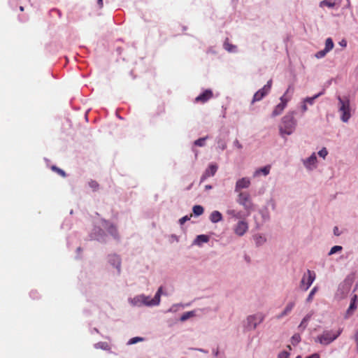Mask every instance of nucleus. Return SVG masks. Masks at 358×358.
Here are the masks:
<instances>
[{
	"mask_svg": "<svg viewBox=\"0 0 358 358\" xmlns=\"http://www.w3.org/2000/svg\"><path fill=\"white\" fill-rule=\"evenodd\" d=\"M145 299V296L144 295H140L134 297V299H131V303L134 306H140L141 305H143V303L142 302L143 300Z\"/></svg>",
	"mask_w": 358,
	"mask_h": 358,
	"instance_id": "aec40b11",
	"label": "nucleus"
},
{
	"mask_svg": "<svg viewBox=\"0 0 358 358\" xmlns=\"http://www.w3.org/2000/svg\"><path fill=\"white\" fill-rule=\"evenodd\" d=\"M334 235H336L337 236L341 234L340 232H339L338 228L337 227H334Z\"/></svg>",
	"mask_w": 358,
	"mask_h": 358,
	"instance_id": "49530a36",
	"label": "nucleus"
},
{
	"mask_svg": "<svg viewBox=\"0 0 358 358\" xmlns=\"http://www.w3.org/2000/svg\"><path fill=\"white\" fill-rule=\"evenodd\" d=\"M97 3L99 5V8H101L103 6V0H97Z\"/></svg>",
	"mask_w": 358,
	"mask_h": 358,
	"instance_id": "09e8293b",
	"label": "nucleus"
},
{
	"mask_svg": "<svg viewBox=\"0 0 358 358\" xmlns=\"http://www.w3.org/2000/svg\"><path fill=\"white\" fill-rule=\"evenodd\" d=\"M320 7L327 6L329 8H333L335 6V3L329 1L327 0H323L320 3Z\"/></svg>",
	"mask_w": 358,
	"mask_h": 358,
	"instance_id": "7c9ffc66",
	"label": "nucleus"
},
{
	"mask_svg": "<svg viewBox=\"0 0 358 358\" xmlns=\"http://www.w3.org/2000/svg\"><path fill=\"white\" fill-rule=\"evenodd\" d=\"M218 147L222 150H224L227 148V144L223 141H219L218 142Z\"/></svg>",
	"mask_w": 358,
	"mask_h": 358,
	"instance_id": "a18cd8bd",
	"label": "nucleus"
},
{
	"mask_svg": "<svg viewBox=\"0 0 358 358\" xmlns=\"http://www.w3.org/2000/svg\"><path fill=\"white\" fill-rule=\"evenodd\" d=\"M250 185V180L248 178H242L241 179H239L235 186V192H241V189H245L249 187Z\"/></svg>",
	"mask_w": 358,
	"mask_h": 358,
	"instance_id": "1a4fd4ad",
	"label": "nucleus"
},
{
	"mask_svg": "<svg viewBox=\"0 0 358 358\" xmlns=\"http://www.w3.org/2000/svg\"><path fill=\"white\" fill-rule=\"evenodd\" d=\"M255 239L256 241L257 244L258 245L262 244L266 241V239L261 235H255Z\"/></svg>",
	"mask_w": 358,
	"mask_h": 358,
	"instance_id": "c9c22d12",
	"label": "nucleus"
},
{
	"mask_svg": "<svg viewBox=\"0 0 358 358\" xmlns=\"http://www.w3.org/2000/svg\"><path fill=\"white\" fill-rule=\"evenodd\" d=\"M108 231L115 238H119L117 230L115 226L110 225L108 227Z\"/></svg>",
	"mask_w": 358,
	"mask_h": 358,
	"instance_id": "a878e982",
	"label": "nucleus"
},
{
	"mask_svg": "<svg viewBox=\"0 0 358 358\" xmlns=\"http://www.w3.org/2000/svg\"><path fill=\"white\" fill-rule=\"evenodd\" d=\"M193 213L195 215L199 216L203 213V208L201 206L196 205L193 207Z\"/></svg>",
	"mask_w": 358,
	"mask_h": 358,
	"instance_id": "393cba45",
	"label": "nucleus"
},
{
	"mask_svg": "<svg viewBox=\"0 0 358 358\" xmlns=\"http://www.w3.org/2000/svg\"><path fill=\"white\" fill-rule=\"evenodd\" d=\"M227 214L236 219H240L242 217L241 212L236 211L234 209H228L227 210Z\"/></svg>",
	"mask_w": 358,
	"mask_h": 358,
	"instance_id": "412c9836",
	"label": "nucleus"
},
{
	"mask_svg": "<svg viewBox=\"0 0 358 358\" xmlns=\"http://www.w3.org/2000/svg\"><path fill=\"white\" fill-rule=\"evenodd\" d=\"M357 299V296L356 294L354 295L353 297L352 298L351 303H350V306L346 312L347 315H352V313L354 312V310L357 308V306L355 304Z\"/></svg>",
	"mask_w": 358,
	"mask_h": 358,
	"instance_id": "6ab92c4d",
	"label": "nucleus"
},
{
	"mask_svg": "<svg viewBox=\"0 0 358 358\" xmlns=\"http://www.w3.org/2000/svg\"><path fill=\"white\" fill-rule=\"evenodd\" d=\"M52 170H54V171H57V172L59 175H61L62 176H63V177H65V176H66V173H65V172H64L63 170L60 169L59 168H57V166H53L52 167Z\"/></svg>",
	"mask_w": 358,
	"mask_h": 358,
	"instance_id": "ea45409f",
	"label": "nucleus"
},
{
	"mask_svg": "<svg viewBox=\"0 0 358 358\" xmlns=\"http://www.w3.org/2000/svg\"><path fill=\"white\" fill-rule=\"evenodd\" d=\"M268 94V92L262 87L254 94L252 103L261 101Z\"/></svg>",
	"mask_w": 358,
	"mask_h": 358,
	"instance_id": "f8f14e48",
	"label": "nucleus"
},
{
	"mask_svg": "<svg viewBox=\"0 0 358 358\" xmlns=\"http://www.w3.org/2000/svg\"><path fill=\"white\" fill-rule=\"evenodd\" d=\"M210 220L212 222L217 223L222 220V215L219 211L214 210L210 214Z\"/></svg>",
	"mask_w": 358,
	"mask_h": 358,
	"instance_id": "f3484780",
	"label": "nucleus"
},
{
	"mask_svg": "<svg viewBox=\"0 0 358 358\" xmlns=\"http://www.w3.org/2000/svg\"><path fill=\"white\" fill-rule=\"evenodd\" d=\"M109 261L113 266L116 267L118 273H120L121 266V261L120 257L116 255H111L109 257Z\"/></svg>",
	"mask_w": 358,
	"mask_h": 358,
	"instance_id": "ddd939ff",
	"label": "nucleus"
},
{
	"mask_svg": "<svg viewBox=\"0 0 358 358\" xmlns=\"http://www.w3.org/2000/svg\"><path fill=\"white\" fill-rule=\"evenodd\" d=\"M295 306L294 302H289L287 304L286 307L285 308L284 310L278 315L276 316L277 319H281L283 317L291 313L292 309L294 308Z\"/></svg>",
	"mask_w": 358,
	"mask_h": 358,
	"instance_id": "9b49d317",
	"label": "nucleus"
},
{
	"mask_svg": "<svg viewBox=\"0 0 358 358\" xmlns=\"http://www.w3.org/2000/svg\"><path fill=\"white\" fill-rule=\"evenodd\" d=\"M248 224L244 221H239L236 225L234 232L238 236H243L248 230Z\"/></svg>",
	"mask_w": 358,
	"mask_h": 358,
	"instance_id": "9d476101",
	"label": "nucleus"
},
{
	"mask_svg": "<svg viewBox=\"0 0 358 358\" xmlns=\"http://www.w3.org/2000/svg\"><path fill=\"white\" fill-rule=\"evenodd\" d=\"M217 170V166L215 164H210L206 170L204 177L213 176Z\"/></svg>",
	"mask_w": 358,
	"mask_h": 358,
	"instance_id": "a211bd4d",
	"label": "nucleus"
},
{
	"mask_svg": "<svg viewBox=\"0 0 358 358\" xmlns=\"http://www.w3.org/2000/svg\"><path fill=\"white\" fill-rule=\"evenodd\" d=\"M342 331V329H338L336 331H324L321 335L317 336L316 341L322 345H329L341 335Z\"/></svg>",
	"mask_w": 358,
	"mask_h": 358,
	"instance_id": "f03ea898",
	"label": "nucleus"
},
{
	"mask_svg": "<svg viewBox=\"0 0 358 358\" xmlns=\"http://www.w3.org/2000/svg\"><path fill=\"white\" fill-rule=\"evenodd\" d=\"M270 169H271V166H269V165L266 166L264 167H262V168H260V169L256 170L255 172L254 173L253 176H254V177H257L260 174H263L264 176H267L270 172Z\"/></svg>",
	"mask_w": 358,
	"mask_h": 358,
	"instance_id": "dca6fc26",
	"label": "nucleus"
},
{
	"mask_svg": "<svg viewBox=\"0 0 358 358\" xmlns=\"http://www.w3.org/2000/svg\"><path fill=\"white\" fill-rule=\"evenodd\" d=\"M208 138V136L200 138L194 142V145L203 147L205 145V141Z\"/></svg>",
	"mask_w": 358,
	"mask_h": 358,
	"instance_id": "cd10ccee",
	"label": "nucleus"
},
{
	"mask_svg": "<svg viewBox=\"0 0 358 358\" xmlns=\"http://www.w3.org/2000/svg\"><path fill=\"white\" fill-rule=\"evenodd\" d=\"M289 356V353L287 351H282L279 353L278 357V358H288Z\"/></svg>",
	"mask_w": 358,
	"mask_h": 358,
	"instance_id": "37998d69",
	"label": "nucleus"
},
{
	"mask_svg": "<svg viewBox=\"0 0 358 358\" xmlns=\"http://www.w3.org/2000/svg\"><path fill=\"white\" fill-rule=\"evenodd\" d=\"M306 358H320V356H319V355L315 353V354L311 355L310 356H308Z\"/></svg>",
	"mask_w": 358,
	"mask_h": 358,
	"instance_id": "de8ad7c7",
	"label": "nucleus"
},
{
	"mask_svg": "<svg viewBox=\"0 0 358 358\" xmlns=\"http://www.w3.org/2000/svg\"><path fill=\"white\" fill-rule=\"evenodd\" d=\"M94 346L96 349H102L104 350H110V345L107 342H99L96 343Z\"/></svg>",
	"mask_w": 358,
	"mask_h": 358,
	"instance_id": "5701e85b",
	"label": "nucleus"
},
{
	"mask_svg": "<svg viewBox=\"0 0 358 358\" xmlns=\"http://www.w3.org/2000/svg\"><path fill=\"white\" fill-rule=\"evenodd\" d=\"M280 103H278L275 107L273 110L272 111L271 116L273 117L280 115L282 113V111L285 108L287 103L289 101L290 97H286L285 96H282L280 97Z\"/></svg>",
	"mask_w": 358,
	"mask_h": 358,
	"instance_id": "423d86ee",
	"label": "nucleus"
},
{
	"mask_svg": "<svg viewBox=\"0 0 358 358\" xmlns=\"http://www.w3.org/2000/svg\"><path fill=\"white\" fill-rule=\"evenodd\" d=\"M293 91H294L293 87L289 86V87L287 88V90H286V92H285V94L282 96H285L286 97L291 98V95H289V94H292Z\"/></svg>",
	"mask_w": 358,
	"mask_h": 358,
	"instance_id": "a19ab883",
	"label": "nucleus"
},
{
	"mask_svg": "<svg viewBox=\"0 0 358 358\" xmlns=\"http://www.w3.org/2000/svg\"><path fill=\"white\" fill-rule=\"evenodd\" d=\"M318 290V288L317 287H314L312 290L310 291V294H308V297H307V299L306 301L308 302H310L312 301L313 299V296L315 295V294L317 292Z\"/></svg>",
	"mask_w": 358,
	"mask_h": 358,
	"instance_id": "c85d7f7f",
	"label": "nucleus"
},
{
	"mask_svg": "<svg viewBox=\"0 0 358 358\" xmlns=\"http://www.w3.org/2000/svg\"><path fill=\"white\" fill-rule=\"evenodd\" d=\"M327 52H326L325 50L324 49L322 50L317 52L315 54V57L318 59L322 58V57H325V55H327Z\"/></svg>",
	"mask_w": 358,
	"mask_h": 358,
	"instance_id": "58836bf2",
	"label": "nucleus"
},
{
	"mask_svg": "<svg viewBox=\"0 0 358 358\" xmlns=\"http://www.w3.org/2000/svg\"><path fill=\"white\" fill-rule=\"evenodd\" d=\"M340 45L343 46V47H345L347 43H346V41L343 40L342 41L340 42Z\"/></svg>",
	"mask_w": 358,
	"mask_h": 358,
	"instance_id": "603ef678",
	"label": "nucleus"
},
{
	"mask_svg": "<svg viewBox=\"0 0 358 358\" xmlns=\"http://www.w3.org/2000/svg\"><path fill=\"white\" fill-rule=\"evenodd\" d=\"M287 348H288L289 350H291V347H290V345H288V346H287Z\"/></svg>",
	"mask_w": 358,
	"mask_h": 358,
	"instance_id": "13d9d810",
	"label": "nucleus"
},
{
	"mask_svg": "<svg viewBox=\"0 0 358 358\" xmlns=\"http://www.w3.org/2000/svg\"><path fill=\"white\" fill-rule=\"evenodd\" d=\"M318 155L320 157L324 159L326 157V156L328 155V151L325 148H323L322 150H320L318 152Z\"/></svg>",
	"mask_w": 358,
	"mask_h": 358,
	"instance_id": "4c0bfd02",
	"label": "nucleus"
},
{
	"mask_svg": "<svg viewBox=\"0 0 358 358\" xmlns=\"http://www.w3.org/2000/svg\"><path fill=\"white\" fill-rule=\"evenodd\" d=\"M317 162V157L315 153H313L310 157L306 159L304 162V165L308 168L311 169L312 166H315Z\"/></svg>",
	"mask_w": 358,
	"mask_h": 358,
	"instance_id": "4468645a",
	"label": "nucleus"
},
{
	"mask_svg": "<svg viewBox=\"0 0 358 358\" xmlns=\"http://www.w3.org/2000/svg\"><path fill=\"white\" fill-rule=\"evenodd\" d=\"M322 94V92H320V93L313 96V97H307L305 99V102L306 103H308L309 104H313L314 101H315V99H317V97H319Z\"/></svg>",
	"mask_w": 358,
	"mask_h": 358,
	"instance_id": "72a5a7b5",
	"label": "nucleus"
},
{
	"mask_svg": "<svg viewBox=\"0 0 358 358\" xmlns=\"http://www.w3.org/2000/svg\"><path fill=\"white\" fill-rule=\"evenodd\" d=\"M339 101V112L341 113V119L343 122H347L350 118V101L348 99H343L340 96L338 97Z\"/></svg>",
	"mask_w": 358,
	"mask_h": 358,
	"instance_id": "20e7f679",
	"label": "nucleus"
},
{
	"mask_svg": "<svg viewBox=\"0 0 358 358\" xmlns=\"http://www.w3.org/2000/svg\"><path fill=\"white\" fill-rule=\"evenodd\" d=\"M213 96V92L210 90H206L203 93L195 98V102L204 103L210 100Z\"/></svg>",
	"mask_w": 358,
	"mask_h": 358,
	"instance_id": "6e6552de",
	"label": "nucleus"
},
{
	"mask_svg": "<svg viewBox=\"0 0 358 358\" xmlns=\"http://www.w3.org/2000/svg\"><path fill=\"white\" fill-rule=\"evenodd\" d=\"M258 319L259 320V323L262 322L263 320H264V316L262 315H252V316H249L248 317V322L252 324V327L253 328H256L257 325V323L255 322V320Z\"/></svg>",
	"mask_w": 358,
	"mask_h": 358,
	"instance_id": "2eb2a0df",
	"label": "nucleus"
},
{
	"mask_svg": "<svg viewBox=\"0 0 358 358\" xmlns=\"http://www.w3.org/2000/svg\"><path fill=\"white\" fill-rule=\"evenodd\" d=\"M162 292V287H160L154 298L150 299L149 296H145V299L143 300L142 302L143 303V305L145 306H157L159 305L160 303V296Z\"/></svg>",
	"mask_w": 358,
	"mask_h": 358,
	"instance_id": "0eeeda50",
	"label": "nucleus"
},
{
	"mask_svg": "<svg viewBox=\"0 0 358 358\" xmlns=\"http://www.w3.org/2000/svg\"><path fill=\"white\" fill-rule=\"evenodd\" d=\"M302 109L303 111H306L307 110V106L306 104H304L303 106H302Z\"/></svg>",
	"mask_w": 358,
	"mask_h": 358,
	"instance_id": "864d4df0",
	"label": "nucleus"
},
{
	"mask_svg": "<svg viewBox=\"0 0 358 358\" xmlns=\"http://www.w3.org/2000/svg\"><path fill=\"white\" fill-rule=\"evenodd\" d=\"M224 47L228 52H234L236 49V46L229 43L228 41L224 42Z\"/></svg>",
	"mask_w": 358,
	"mask_h": 358,
	"instance_id": "bb28decb",
	"label": "nucleus"
},
{
	"mask_svg": "<svg viewBox=\"0 0 358 358\" xmlns=\"http://www.w3.org/2000/svg\"><path fill=\"white\" fill-rule=\"evenodd\" d=\"M20 10L21 11H23V10H24V7H23V6H20Z\"/></svg>",
	"mask_w": 358,
	"mask_h": 358,
	"instance_id": "6e6d98bb",
	"label": "nucleus"
},
{
	"mask_svg": "<svg viewBox=\"0 0 358 358\" xmlns=\"http://www.w3.org/2000/svg\"><path fill=\"white\" fill-rule=\"evenodd\" d=\"M191 216H192V215H190V216L185 215V216L182 217V218H180V219L179 220V222H180V224H183L186 221H187V220H189L190 219V217H191Z\"/></svg>",
	"mask_w": 358,
	"mask_h": 358,
	"instance_id": "c03bdc74",
	"label": "nucleus"
},
{
	"mask_svg": "<svg viewBox=\"0 0 358 358\" xmlns=\"http://www.w3.org/2000/svg\"><path fill=\"white\" fill-rule=\"evenodd\" d=\"M355 341L357 343V348H358V331L356 332V334L355 335Z\"/></svg>",
	"mask_w": 358,
	"mask_h": 358,
	"instance_id": "3c124183",
	"label": "nucleus"
},
{
	"mask_svg": "<svg viewBox=\"0 0 358 358\" xmlns=\"http://www.w3.org/2000/svg\"><path fill=\"white\" fill-rule=\"evenodd\" d=\"M194 315V313L193 311H189V312H187V313H185L180 317V320L181 321H185L187 320L188 318L192 317Z\"/></svg>",
	"mask_w": 358,
	"mask_h": 358,
	"instance_id": "2f4dec72",
	"label": "nucleus"
},
{
	"mask_svg": "<svg viewBox=\"0 0 358 358\" xmlns=\"http://www.w3.org/2000/svg\"><path fill=\"white\" fill-rule=\"evenodd\" d=\"M209 241L208 236L206 235H199L197 236L195 242L200 245L202 243H207Z\"/></svg>",
	"mask_w": 358,
	"mask_h": 358,
	"instance_id": "b1692460",
	"label": "nucleus"
},
{
	"mask_svg": "<svg viewBox=\"0 0 358 358\" xmlns=\"http://www.w3.org/2000/svg\"><path fill=\"white\" fill-rule=\"evenodd\" d=\"M296 358H299V357H296Z\"/></svg>",
	"mask_w": 358,
	"mask_h": 358,
	"instance_id": "bf43d9fd",
	"label": "nucleus"
},
{
	"mask_svg": "<svg viewBox=\"0 0 358 358\" xmlns=\"http://www.w3.org/2000/svg\"><path fill=\"white\" fill-rule=\"evenodd\" d=\"M315 279V273L314 271L308 270L306 273L303 274L302 279L300 282V287L303 291H307L311 286Z\"/></svg>",
	"mask_w": 358,
	"mask_h": 358,
	"instance_id": "39448f33",
	"label": "nucleus"
},
{
	"mask_svg": "<svg viewBox=\"0 0 358 358\" xmlns=\"http://www.w3.org/2000/svg\"><path fill=\"white\" fill-rule=\"evenodd\" d=\"M342 247L340 246V245H335L334 247L331 248V249L330 250L329 252V255H331L333 254H335L336 252H340L342 250Z\"/></svg>",
	"mask_w": 358,
	"mask_h": 358,
	"instance_id": "f704fd0d",
	"label": "nucleus"
},
{
	"mask_svg": "<svg viewBox=\"0 0 358 358\" xmlns=\"http://www.w3.org/2000/svg\"><path fill=\"white\" fill-rule=\"evenodd\" d=\"M294 114L293 111L289 112L281 119V122L279 125V131L282 136L291 135L294 131L296 126V120L294 117Z\"/></svg>",
	"mask_w": 358,
	"mask_h": 358,
	"instance_id": "f257e3e1",
	"label": "nucleus"
},
{
	"mask_svg": "<svg viewBox=\"0 0 358 358\" xmlns=\"http://www.w3.org/2000/svg\"><path fill=\"white\" fill-rule=\"evenodd\" d=\"M310 317H311V315H307L306 316H305L304 318L302 320V321L299 325V327H303V329H305L306 327L307 323L309 321V320L310 319Z\"/></svg>",
	"mask_w": 358,
	"mask_h": 358,
	"instance_id": "c756f323",
	"label": "nucleus"
},
{
	"mask_svg": "<svg viewBox=\"0 0 358 358\" xmlns=\"http://www.w3.org/2000/svg\"><path fill=\"white\" fill-rule=\"evenodd\" d=\"M89 186L93 191H97L99 189V185L96 180H91L89 182Z\"/></svg>",
	"mask_w": 358,
	"mask_h": 358,
	"instance_id": "473e14b6",
	"label": "nucleus"
},
{
	"mask_svg": "<svg viewBox=\"0 0 358 358\" xmlns=\"http://www.w3.org/2000/svg\"><path fill=\"white\" fill-rule=\"evenodd\" d=\"M236 143H237V146L241 148V145L239 144L238 141H236Z\"/></svg>",
	"mask_w": 358,
	"mask_h": 358,
	"instance_id": "5fc2aeb1",
	"label": "nucleus"
},
{
	"mask_svg": "<svg viewBox=\"0 0 358 358\" xmlns=\"http://www.w3.org/2000/svg\"><path fill=\"white\" fill-rule=\"evenodd\" d=\"M143 341V338L141 337H134V338H131L129 341L128 344L132 345V344H135V343H136L139 341Z\"/></svg>",
	"mask_w": 358,
	"mask_h": 358,
	"instance_id": "e433bc0d",
	"label": "nucleus"
},
{
	"mask_svg": "<svg viewBox=\"0 0 358 358\" xmlns=\"http://www.w3.org/2000/svg\"><path fill=\"white\" fill-rule=\"evenodd\" d=\"M299 336L295 335L292 337L293 341H296V343H298L299 341Z\"/></svg>",
	"mask_w": 358,
	"mask_h": 358,
	"instance_id": "8fccbe9b",
	"label": "nucleus"
},
{
	"mask_svg": "<svg viewBox=\"0 0 358 358\" xmlns=\"http://www.w3.org/2000/svg\"><path fill=\"white\" fill-rule=\"evenodd\" d=\"M236 201L238 203L244 208L248 215L254 210V204L248 192H239Z\"/></svg>",
	"mask_w": 358,
	"mask_h": 358,
	"instance_id": "7ed1b4c3",
	"label": "nucleus"
},
{
	"mask_svg": "<svg viewBox=\"0 0 358 358\" xmlns=\"http://www.w3.org/2000/svg\"><path fill=\"white\" fill-rule=\"evenodd\" d=\"M206 187V189H210L211 188V187L210 185H207Z\"/></svg>",
	"mask_w": 358,
	"mask_h": 358,
	"instance_id": "4d7b16f0",
	"label": "nucleus"
},
{
	"mask_svg": "<svg viewBox=\"0 0 358 358\" xmlns=\"http://www.w3.org/2000/svg\"><path fill=\"white\" fill-rule=\"evenodd\" d=\"M334 44L333 40L331 38H328L325 41V48L324 50L326 52H329L334 48Z\"/></svg>",
	"mask_w": 358,
	"mask_h": 358,
	"instance_id": "4be33fe9",
	"label": "nucleus"
},
{
	"mask_svg": "<svg viewBox=\"0 0 358 358\" xmlns=\"http://www.w3.org/2000/svg\"><path fill=\"white\" fill-rule=\"evenodd\" d=\"M271 85H272V80H269L266 85H265L263 88L265 89L266 91H267L268 92H270L271 90Z\"/></svg>",
	"mask_w": 358,
	"mask_h": 358,
	"instance_id": "79ce46f5",
	"label": "nucleus"
}]
</instances>
